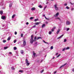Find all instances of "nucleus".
I'll list each match as a JSON object with an SVG mask.
<instances>
[{
    "label": "nucleus",
    "instance_id": "1",
    "mask_svg": "<svg viewBox=\"0 0 74 74\" xmlns=\"http://www.w3.org/2000/svg\"><path fill=\"white\" fill-rule=\"evenodd\" d=\"M34 42V40L33 39V36L32 35L31 36V39L30 40V43L33 44Z\"/></svg>",
    "mask_w": 74,
    "mask_h": 74
},
{
    "label": "nucleus",
    "instance_id": "2",
    "mask_svg": "<svg viewBox=\"0 0 74 74\" xmlns=\"http://www.w3.org/2000/svg\"><path fill=\"white\" fill-rule=\"evenodd\" d=\"M26 45V42L25 41L23 40V45H21V47H25Z\"/></svg>",
    "mask_w": 74,
    "mask_h": 74
},
{
    "label": "nucleus",
    "instance_id": "3",
    "mask_svg": "<svg viewBox=\"0 0 74 74\" xmlns=\"http://www.w3.org/2000/svg\"><path fill=\"white\" fill-rule=\"evenodd\" d=\"M71 23V22L69 21H67L66 22V24L67 25H69Z\"/></svg>",
    "mask_w": 74,
    "mask_h": 74
},
{
    "label": "nucleus",
    "instance_id": "4",
    "mask_svg": "<svg viewBox=\"0 0 74 74\" xmlns=\"http://www.w3.org/2000/svg\"><path fill=\"white\" fill-rule=\"evenodd\" d=\"M54 7L56 10H58V8L57 7V5L56 4L54 5Z\"/></svg>",
    "mask_w": 74,
    "mask_h": 74
},
{
    "label": "nucleus",
    "instance_id": "5",
    "mask_svg": "<svg viewBox=\"0 0 74 74\" xmlns=\"http://www.w3.org/2000/svg\"><path fill=\"white\" fill-rule=\"evenodd\" d=\"M1 18L2 19H3V20H5V16H1Z\"/></svg>",
    "mask_w": 74,
    "mask_h": 74
},
{
    "label": "nucleus",
    "instance_id": "6",
    "mask_svg": "<svg viewBox=\"0 0 74 74\" xmlns=\"http://www.w3.org/2000/svg\"><path fill=\"white\" fill-rule=\"evenodd\" d=\"M67 64H65L64 65H62L60 67V69H61L62 67H64V66H66Z\"/></svg>",
    "mask_w": 74,
    "mask_h": 74
},
{
    "label": "nucleus",
    "instance_id": "7",
    "mask_svg": "<svg viewBox=\"0 0 74 74\" xmlns=\"http://www.w3.org/2000/svg\"><path fill=\"white\" fill-rule=\"evenodd\" d=\"M63 36V34L61 36H60L59 37H58L57 39H60V38H62V37Z\"/></svg>",
    "mask_w": 74,
    "mask_h": 74
},
{
    "label": "nucleus",
    "instance_id": "8",
    "mask_svg": "<svg viewBox=\"0 0 74 74\" xmlns=\"http://www.w3.org/2000/svg\"><path fill=\"white\" fill-rule=\"evenodd\" d=\"M60 32V29H58L56 32V34H59V33Z\"/></svg>",
    "mask_w": 74,
    "mask_h": 74
},
{
    "label": "nucleus",
    "instance_id": "9",
    "mask_svg": "<svg viewBox=\"0 0 74 74\" xmlns=\"http://www.w3.org/2000/svg\"><path fill=\"white\" fill-rule=\"evenodd\" d=\"M58 15H59V12L57 13L56 15H54V16L55 17H56V16H58Z\"/></svg>",
    "mask_w": 74,
    "mask_h": 74
},
{
    "label": "nucleus",
    "instance_id": "10",
    "mask_svg": "<svg viewBox=\"0 0 74 74\" xmlns=\"http://www.w3.org/2000/svg\"><path fill=\"white\" fill-rule=\"evenodd\" d=\"M11 39V36H9L7 39L8 41H10Z\"/></svg>",
    "mask_w": 74,
    "mask_h": 74
},
{
    "label": "nucleus",
    "instance_id": "11",
    "mask_svg": "<svg viewBox=\"0 0 74 74\" xmlns=\"http://www.w3.org/2000/svg\"><path fill=\"white\" fill-rule=\"evenodd\" d=\"M36 10V8H33L31 9V10L32 11H34V10Z\"/></svg>",
    "mask_w": 74,
    "mask_h": 74
},
{
    "label": "nucleus",
    "instance_id": "12",
    "mask_svg": "<svg viewBox=\"0 0 74 74\" xmlns=\"http://www.w3.org/2000/svg\"><path fill=\"white\" fill-rule=\"evenodd\" d=\"M45 26V24H43L42 26V28H43V27H44Z\"/></svg>",
    "mask_w": 74,
    "mask_h": 74
},
{
    "label": "nucleus",
    "instance_id": "13",
    "mask_svg": "<svg viewBox=\"0 0 74 74\" xmlns=\"http://www.w3.org/2000/svg\"><path fill=\"white\" fill-rule=\"evenodd\" d=\"M26 63V65H27V66H29V65L30 64V63H29V62H27Z\"/></svg>",
    "mask_w": 74,
    "mask_h": 74
},
{
    "label": "nucleus",
    "instance_id": "14",
    "mask_svg": "<svg viewBox=\"0 0 74 74\" xmlns=\"http://www.w3.org/2000/svg\"><path fill=\"white\" fill-rule=\"evenodd\" d=\"M41 39V37H38L37 38L36 40H38L39 39Z\"/></svg>",
    "mask_w": 74,
    "mask_h": 74
},
{
    "label": "nucleus",
    "instance_id": "15",
    "mask_svg": "<svg viewBox=\"0 0 74 74\" xmlns=\"http://www.w3.org/2000/svg\"><path fill=\"white\" fill-rule=\"evenodd\" d=\"M19 72H20L21 73H23V71L20 70H19L18 71V73H19Z\"/></svg>",
    "mask_w": 74,
    "mask_h": 74
},
{
    "label": "nucleus",
    "instance_id": "16",
    "mask_svg": "<svg viewBox=\"0 0 74 74\" xmlns=\"http://www.w3.org/2000/svg\"><path fill=\"white\" fill-rule=\"evenodd\" d=\"M28 62H29V61L27 60V59H26V60H25V63H28Z\"/></svg>",
    "mask_w": 74,
    "mask_h": 74
},
{
    "label": "nucleus",
    "instance_id": "17",
    "mask_svg": "<svg viewBox=\"0 0 74 74\" xmlns=\"http://www.w3.org/2000/svg\"><path fill=\"white\" fill-rule=\"evenodd\" d=\"M15 14H13L12 16V18L13 19H14V17H15Z\"/></svg>",
    "mask_w": 74,
    "mask_h": 74
},
{
    "label": "nucleus",
    "instance_id": "18",
    "mask_svg": "<svg viewBox=\"0 0 74 74\" xmlns=\"http://www.w3.org/2000/svg\"><path fill=\"white\" fill-rule=\"evenodd\" d=\"M65 50H66V47L63 48L62 50V51H64Z\"/></svg>",
    "mask_w": 74,
    "mask_h": 74
},
{
    "label": "nucleus",
    "instance_id": "19",
    "mask_svg": "<svg viewBox=\"0 0 74 74\" xmlns=\"http://www.w3.org/2000/svg\"><path fill=\"white\" fill-rule=\"evenodd\" d=\"M34 45L35 46H37V42H36L34 43Z\"/></svg>",
    "mask_w": 74,
    "mask_h": 74
},
{
    "label": "nucleus",
    "instance_id": "20",
    "mask_svg": "<svg viewBox=\"0 0 74 74\" xmlns=\"http://www.w3.org/2000/svg\"><path fill=\"white\" fill-rule=\"evenodd\" d=\"M12 7V2H11V3L9 4V7Z\"/></svg>",
    "mask_w": 74,
    "mask_h": 74
},
{
    "label": "nucleus",
    "instance_id": "21",
    "mask_svg": "<svg viewBox=\"0 0 74 74\" xmlns=\"http://www.w3.org/2000/svg\"><path fill=\"white\" fill-rule=\"evenodd\" d=\"M7 48H8V47H5L4 48V49L5 50L7 49Z\"/></svg>",
    "mask_w": 74,
    "mask_h": 74
},
{
    "label": "nucleus",
    "instance_id": "22",
    "mask_svg": "<svg viewBox=\"0 0 74 74\" xmlns=\"http://www.w3.org/2000/svg\"><path fill=\"white\" fill-rule=\"evenodd\" d=\"M3 1L2 2H1L0 3V4L1 5H3Z\"/></svg>",
    "mask_w": 74,
    "mask_h": 74
},
{
    "label": "nucleus",
    "instance_id": "23",
    "mask_svg": "<svg viewBox=\"0 0 74 74\" xmlns=\"http://www.w3.org/2000/svg\"><path fill=\"white\" fill-rule=\"evenodd\" d=\"M38 24H40V23L37 22L35 23V25H38Z\"/></svg>",
    "mask_w": 74,
    "mask_h": 74
},
{
    "label": "nucleus",
    "instance_id": "24",
    "mask_svg": "<svg viewBox=\"0 0 74 74\" xmlns=\"http://www.w3.org/2000/svg\"><path fill=\"white\" fill-rule=\"evenodd\" d=\"M38 7H39V8H42V6L41 5H39Z\"/></svg>",
    "mask_w": 74,
    "mask_h": 74
},
{
    "label": "nucleus",
    "instance_id": "25",
    "mask_svg": "<svg viewBox=\"0 0 74 74\" xmlns=\"http://www.w3.org/2000/svg\"><path fill=\"white\" fill-rule=\"evenodd\" d=\"M37 21H38V18H37V19H35L34 21H35V22H36Z\"/></svg>",
    "mask_w": 74,
    "mask_h": 74
},
{
    "label": "nucleus",
    "instance_id": "26",
    "mask_svg": "<svg viewBox=\"0 0 74 74\" xmlns=\"http://www.w3.org/2000/svg\"><path fill=\"white\" fill-rule=\"evenodd\" d=\"M13 49H14V50H16V49H17L16 47H14L13 48Z\"/></svg>",
    "mask_w": 74,
    "mask_h": 74
},
{
    "label": "nucleus",
    "instance_id": "27",
    "mask_svg": "<svg viewBox=\"0 0 74 74\" xmlns=\"http://www.w3.org/2000/svg\"><path fill=\"white\" fill-rule=\"evenodd\" d=\"M34 41H36V40H37V38L36 37V36H35L34 37Z\"/></svg>",
    "mask_w": 74,
    "mask_h": 74
},
{
    "label": "nucleus",
    "instance_id": "28",
    "mask_svg": "<svg viewBox=\"0 0 74 74\" xmlns=\"http://www.w3.org/2000/svg\"><path fill=\"white\" fill-rule=\"evenodd\" d=\"M67 41V39H65L64 40V42H66Z\"/></svg>",
    "mask_w": 74,
    "mask_h": 74
},
{
    "label": "nucleus",
    "instance_id": "29",
    "mask_svg": "<svg viewBox=\"0 0 74 74\" xmlns=\"http://www.w3.org/2000/svg\"><path fill=\"white\" fill-rule=\"evenodd\" d=\"M66 50H67V49H70V47H67L66 48Z\"/></svg>",
    "mask_w": 74,
    "mask_h": 74
},
{
    "label": "nucleus",
    "instance_id": "30",
    "mask_svg": "<svg viewBox=\"0 0 74 74\" xmlns=\"http://www.w3.org/2000/svg\"><path fill=\"white\" fill-rule=\"evenodd\" d=\"M0 13L1 15H2V14H3V11H0Z\"/></svg>",
    "mask_w": 74,
    "mask_h": 74
},
{
    "label": "nucleus",
    "instance_id": "31",
    "mask_svg": "<svg viewBox=\"0 0 74 74\" xmlns=\"http://www.w3.org/2000/svg\"><path fill=\"white\" fill-rule=\"evenodd\" d=\"M12 70H15V68L13 67H11Z\"/></svg>",
    "mask_w": 74,
    "mask_h": 74
},
{
    "label": "nucleus",
    "instance_id": "32",
    "mask_svg": "<svg viewBox=\"0 0 74 74\" xmlns=\"http://www.w3.org/2000/svg\"><path fill=\"white\" fill-rule=\"evenodd\" d=\"M30 19H31V20H32V19H34V17H32L30 18Z\"/></svg>",
    "mask_w": 74,
    "mask_h": 74
},
{
    "label": "nucleus",
    "instance_id": "33",
    "mask_svg": "<svg viewBox=\"0 0 74 74\" xmlns=\"http://www.w3.org/2000/svg\"><path fill=\"white\" fill-rule=\"evenodd\" d=\"M5 24H2V27H4V26H5Z\"/></svg>",
    "mask_w": 74,
    "mask_h": 74
},
{
    "label": "nucleus",
    "instance_id": "34",
    "mask_svg": "<svg viewBox=\"0 0 74 74\" xmlns=\"http://www.w3.org/2000/svg\"><path fill=\"white\" fill-rule=\"evenodd\" d=\"M66 9H67V10H69V9H70V8L68 7V6H66Z\"/></svg>",
    "mask_w": 74,
    "mask_h": 74
},
{
    "label": "nucleus",
    "instance_id": "35",
    "mask_svg": "<svg viewBox=\"0 0 74 74\" xmlns=\"http://www.w3.org/2000/svg\"><path fill=\"white\" fill-rule=\"evenodd\" d=\"M45 18L47 20H49V18H47V17H46V16L45 17Z\"/></svg>",
    "mask_w": 74,
    "mask_h": 74
},
{
    "label": "nucleus",
    "instance_id": "36",
    "mask_svg": "<svg viewBox=\"0 0 74 74\" xmlns=\"http://www.w3.org/2000/svg\"><path fill=\"white\" fill-rule=\"evenodd\" d=\"M52 34V31H50L49 32V34L51 35Z\"/></svg>",
    "mask_w": 74,
    "mask_h": 74
},
{
    "label": "nucleus",
    "instance_id": "37",
    "mask_svg": "<svg viewBox=\"0 0 74 74\" xmlns=\"http://www.w3.org/2000/svg\"><path fill=\"white\" fill-rule=\"evenodd\" d=\"M43 42H45V43L46 44H48V42H45V41L43 40Z\"/></svg>",
    "mask_w": 74,
    "mask_h": 74
},
{
    "label": "nucleus",
    "instance_id": "38",
    "mask_svg": "<svg viewBox=\"0 0 74 74\" xmlns=\"http://www.w3.org/2000/svg\"><path fill=\"white\" fill-rule=\"evenodd\" d=\"M21 54H23V50L21 51Z\"/></svg>",
    "mask_w": 74,
    "mask_h": 74
},
{
    "label": "nucleus",
    "instance_id": "39",
    "mask_svg": "<svg viewBox=\"0 0 74 74\" xmlns=\"http://www.w3.org/2000/svg\"><path fill=\"white\" fill-rule=\"evenodd\" d=\"M36 26V25H34L33 26H32V28H34V27H35Z\"/></svg>",
    "mask_w": 74,
    "mask_h": 74
},
{
    "label": "nucleus",
    "instance_id": "40",
    "mask_svg": "<svg viewBox=\"0 0 74 74\" xmlns=\"http://www.w3.org/2000/svg\"><path fill=\"white\" fill-rule=\"evenodd\" d=\"M6 40H3V42L4 43L5 42H6Z\"/></svg>",
    "mask_w": 74,
    "mask_h": 74
},
{
    "label": "nucleus",
    "instance_id": "41",
    "mask_svg": "<svg viewBox=\"0 0 74 74\" xmlns=\"http://www.w3.org/2000/svg\"><path fill=\"white\" fill-rule=\"evenodd\" d=\"M23 34H21V37H23Z\"/></svg>",
    "mask_w": 74,
    "mask_h": 74
},
{
    "label": "nucleus",
    "instance_id": "42",
    "mask_svg": "<svg viewBox=\"0 0 74 74\" xmlns=\"http://www.w3.org/2000/svg\"><path fill=\"white\" fill-rule=\"evenodd\" d=\"M53 46H51V49H53Z\"/></svg>",
    "mask_w": 74,
    "mask_h": 74
},
{
    "label": "nucleus",
    "instance_id": "43",
    "mask_svg": "<svg viewBox=\"0 0 74 74\" xmlns=\"http://www.w3.org/2000/svg\"><path fill=\"white\" fill-rule=\"evenodd\" d=\"M33 55L34 56H36V53H33Z\"/></svg>",
    "mask_w": 74,
    "mask_h": 74
},
{
    "label": "nucleus",
    "instance_id": "44",
    "mask_svg": "<svg viewBox=\"0 0 74 74\" xmlns=\"http://www.w3.org/2000/svg\"><path fill=\"white\" fill-rule=\"evenodd\" d=\"M69 30H70V28H68L66 29V31H69Z\"/></svg>",
    "mask_w": 74,
    "mask_h": 74
},
{
    "label": "nucleus",
    "instance_id": "45",
    "mask_svg": "<svg viewBox=\"0 0 74 74\" xmlns=\"http://www.w3.org/2000/svg\"><path fill=\"white\" fill-rule=\"evenodd\" d=\"M60 54H59L57 56V58H58V57H59V56H60Z\"/></svg>",
    "mask_w": 74,
    "mask_h": 74
},
{
    "label": "nucleus",
    "instance_id": "46",
    "mask_svg": "<svg viewBox=\"0 0 74 74\" xmlns=\"http://www.w3.org/2000/svg\"><path fill=\"white\" fill-rule=\"evenodd\" d=\"M16 42V40H14V43H15Z\"/></svg>",
    "mask_w": 74,
    "mask_h": 74
},
{
    "label": "nucleus",
    "instance_id": "47",
    "mask_svg": "<svg viewBox=\"0 0 74 74\" xmlns=\"http://www.w3.org/2000/svg\"><path fill=\"white\" fill-rule=\"evenodd\" d=\"M15 35H16L17 34V32L16 31L15 32V33H14Z\"/></svg>",
    "mask_w": 74,
    "mask_h": 74
},
{
    "label": "nucleus",
    "instance_id": "48",
    "mask_svg": "<svg viewBox=\"0 0 74 74\" xmlns=\"http://www.w3.org/2000/svg\"><path fill=\"white\" fill-rule=\"evenodd\" d=\"M56 19H58V20H60V18H56Z\"/></svg>",
    "mask_w": 74,
    "mask_h": 74
},
{
    "label": "nucleus",
    "instance_id": "49",
    "mask_svg": "<svg viewBox=\"0 0 74 74\" xmlns=\"http://www.w3.org/2000/svg\"><path fill=\"white\" fill-rule=\"evenodd\" d=\"M64 6H66V5H67V3H65L64 4Z\"/></svg>",
    "mask_w": 74,
    "mask_h": 74
},
{
    "label": "nucleus",
    "instance_id": "50",
    "mask_svg": "<svg viewBox=\"0 0 74 74\" xmlns=\"http://www.w3.org/2000/svg\"><path fill=\"white\" fill-rule=\"evenodd\" d=\"M42 16H45V14H43Z\"/></svg>",
    "mask_w": 74,
    "mask_h": 74
},
{
    "label": "nucleus",
    "instance_id": "51",
    "mask_svg": "<svg viewBox=\"0 0 74 74\" xmlns=\"http://www.w3.org/2000/svg\"><path fill=\"white\" fill-rule=\"evenodd\" d=\"M51 31H52V32H53V31H54V29H52Z\"/></svg>",
    "mask_w": 74,
    "mask_h": 74
},
{
    "label": "nucleus",
    "instance_id": "52",
    "mask_svg": "<svg viewBox=\"0 0 74 74\" xmlns=\"http://www.w3.org/2000/svg\"><path fill=\"white\" fill-rule=\"evenodd\" d=\"M23 69H25V70H26L27 69V68H23Z\"/></svg>",
    "mask_w": 74,
    "mask_h": 74
},
{
    "label": "nucleus",
    "instance_id": "53",
    "mask_svg": "<svg viewBox=\"0 0 74 74\" xmlns=\"http://www.w3.org/2000/svg\"><path fill=\"white\" fill-rule=\"evenodd\" d=\"M54 74H56V71H55L54 73Z\"/></svg>",
    "mask_w": 74,
    "mask_h": 74
},
{
    "label": "nucleus",
    "instance_id": "54",
    "mask_svg": "<svg viewBox=\"0 0 74 74\" xmlns=\"http://www.w3.org/2000/svg\"><path fill=\"white\" fill-rule=\"evenodd\" d=\"M58 55V53H56V56H57V55Z\"/></svg>",
    "mask_w": 74,
    "mask_h": 74
},
{
    "label": "nucleus",
    "instance_id": "55",
    "mask_svg": "<svg viewBox=\"0 0 74 74\" xmlns=\"http://www.w3.org/2000/svg\"><path fill=\"white\" fill-rule=\"evenodd\" d=\"M56 29V27H53V29Z\"/></svg>",
    "mask_w": 74,
    "mask_h": 74
},
{
    "label": "nucleus",
    "instance_id": "56",
    "mask_svg": "<svg viewBox=\"0 0 74 74\" xmlns=\"http://www.w3.org/2000/svg\"><path fill=\"white\" fill-rule=\"evenodd\" d=\"M72 71H73V72H74V69H72Z\"/></svg>",
    "mask_w": 74,
    "mask_h": 74
},
{
    "label": "nucleus",
    "instance_id": "57",
    "mask_svg": "<svg viewBox=\"0 0 74 74\" xmlns=\"http://www.w3.org/2000/svg\"><path fill=\"white\" fill-rule=\"evenodd\" d=\"M26 25H29V23H28V22H27L26 23Z\"/></svg>",
    "mask_w": 74,
    "mask_h": 74
},
{
    "label": "nucleus",
    "instance_id": "58",
    "mask_svg": "<svg viewBox=\"0 0 74 74\" xmlns=\"http://www.w3.org/2000/svg\"><path fill=\"white\" fill-rule=\"evenodd\" d=\"M9 54H10V55L12 54V53L11 52H10L9 53Z\"/></svg>",
    "mask_w": 74,
    "mask_h": 74
},
{
    "label": "nucleus",
    "instance_id": "59",
    "mask_svg": "<svg viewBox=\"0 0 74 74\" xmlns=\"http://www.w3.org/2000/svg\"><path fill=\"white\" fill-rule=\"evenodd\" d=\"M43 71H44L43 70H42V71H41V73H42V72H43Z\"/></svg>",
    "mask_w": 74,
    "mask_h": 74
},
{
    "label": "nucleus",
    "instance_id": "60",
    "mask_svg": "<svg viewBox=\"0 0 74 74\" xmlns=\"http://www.w3.org/2000/svg\"><path fill=\"white\" fill-rule=\"evenodd\" d=\"M48 22L47 21L46 22V24H48Z\"/></svg>",
    "mask_w": 74,
    "mask_h": 74
},
{
    "label": "nucleus",
    "instance_id": "61",
    "mask_svg": "<svg viewBox=\"0 0 74 74\" xmlns=\"http://www.w3.org/2000/svg\"><path fill=\"white\" fill-rule=\"evenodd\" d=\"M42 61H43V60H42L40 61V62H42Z\"/></svg>",
    "mask_w": 74,
    "mask_h": 74
},
{
    "label": "nucleus",
    "instance_id": "62",
    "mask_svg": "<svg viewBox=\"0 0 74 74\" xmlns=\"http://www.w3.org/2000/svg\"><path fill=\"white\" fill-rule=\"evenodd\" d=\"M19 43H21V42H19L18 43V44H19Z\"/></svg>",
    "mask_w": 74,
    "mask_h": 74
},
{
    "label": "nucleus",
    "instance_id": "63",
    "mask_svg": "<svg viewBox=\"0 0 74 74\" xmlns=\"http://www.w3.org/2000/svg\"><path fill=\"white\" fill-rule=\"evenodd\" d=\"M5 8L4 7L2 8V9H4Z\"/></svg>",
    "mask_w": 74,
    "mask_h": 74
},
{
    "label": "nucleus",
    "instance_id": "64",
    "mask_svg": "<svg viewBox=\"0 0 74 74\" xmlns=\"http://www.w3.org/2000/svg\"><path fill=\"white\" fill-rule=\"evenodd\" d=\"M71 10H74V8H72L71 9Z\"/></svg>",
    "mask_w": 74,
    "mask_h": 74
}]
</instances>
